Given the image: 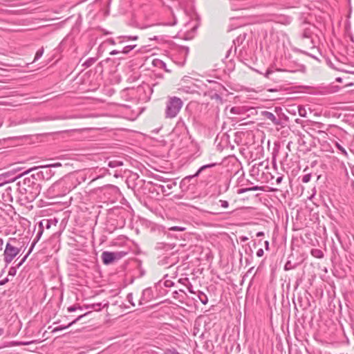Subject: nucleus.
<instances>
[{"label":"nucleus","instance_id":"obj_1","mask_svg":"<svg viewBox=\"0 0 354 354\" xmlns=\"http://www.w3.org/2000/svg\"><path fill=\"white\" fill-rule=\"evenodd\" d=\"M19 249L14 247L10 243H8L4 252V259L7 263H10L12 259L19 254Z\"/></svg>","mask_w":354,"mask_h":354},{"label":"nucleus","instance_id":"obj_2","mask_svg":"<svg viewBox=\"0 0 354 354\" xmlns=\"http://www.w3.org/2000/svg\"><path fill=\"white\" fill-rule=\"evenodd\" d=\"M337 82L343 84V88H347L354 86V76L351 74H344L342 76L336 79Z\"/></svg>","mask_w":354,"mask_h":354},{"label":"nucleus","instance_id":"obj_3","mask_svg":"<svg viewBox=\"0 0 354 354\" xmlns=\"http://www.w3.org/2000/svg\"><path fill=\"white\" fill-rule=\"evenodd\" d=\"M120 257V256L118 254L111 252H104L101 255L102 260L106 265L113 263Z\"/></svg>","mask_w":354,"mask_h":354},{"label":"nucleus","instance_id":"obj_4","mask_svg":"<svg viewBox=\"0 0 354 354\" xmlns=\"http://www.w3.org/2000/svg\"><path fill=\"white\" fill-rule=\"evenodd\" d=\"M262 114L264 115L265 118H266L267 119L270 120V121H272L273 123H277L276 120V117L275 115L270 113V112H268V111H264L262 113Z\"/></svg>","mask_w":354,"mask_h":354},{"label":"nucleus","instance_id":"obj_5","mask_svg":"<svg viewBox=\"0 0 354 354\" xmlns=\"http://www.w3.org/2000/svg\"><path fill=\"white\" fill-rule=\"evenodd\" d=\"M311 254L313 256L317 257V258H321L323 257V253L321 250H313L311 251Z\"/></svg>","mask_w":354,"mask_h":354},{"label":"nucleus","instance_id":"obj_6","mask_svg":"<svg viewBox=\"0 0 354 354\" xmlns=\"http://www.w3.org/2000/svg\"><path fill=\"white\" fill-rule=\"evenodd\" d=\"M62 167L61 162H55L53 164L46 165H41L38 167V168H46V167Z\"/></svg>","mask_w":354,"mask_h":354},{"label":"nucleus","instance_id":"obj_7","mask_svg":"<svg viewBox=\"0 0 354 354\" xmlns=\"http://www.w3.org/2000/svg\"><path fill=\"white\" fill-rule=\"evenodd\" d=\"M169 230L171 231L183 232L185 230V228L183 227L173 226V227H171Z\"/></svg>","mask_w":354,"mask_h":354},{"label":"nucleus","instance_id":"obj_8","mask_svg":"<svg viewBox=\"0 0 354 354\" xmlns=\"http://www.w3.org/2000/svg\"><path fill=\"white\" fill-rule=\"evenodd\" d=\"M43 53H44L43 49H40V50H37L35 54V60L40 58L43 55Z\"/></svg>","mask_w":354,"mask_h":354},{"label":"nucleus","instance_id":"obj_9","mask_svg":"<svg viewBox=\"0 0 354 354\" xmlns=\"http://www.w3.org/2000/svg\"><path fill=\"white\" fill-rule=\"evenodd\" d=\"M80 318H81V316H80V317H79L76 320H75V321H73V322H71V323H70V324L66 326V328H68V326H71L72 324H74L77 320H79ZM63 328H66V327H64V328H59V327H57V328H55L54 329V331L60 330H62V329H63Z\"/></svg>","mask_w":354,"mask_h":354},{"label":"nucleus","instance_id":"obj_10","mask_svg":"<svg viewBox=\"0 0 354 354\" xmlns=\"http://www.w3.org/2000/svg\"><path fill=\"white\" fill-rule=\"evenodd\" d=\"M136 47V45L134 46H126L124 50H122V53H127L128 52H129L131 50H132L133 48H134Z\"/></svg>","mask_w":354,"mask_h":354},{"label":"nucleus","instance_id":"obj_11","mask_svg":"<svg viewBox=\"0 0 354 354\" xmlns=\"http://www.w3.org/2000/svg\"><path fill=\"white\" fill-rule=\"evenodd\" d=\"M257 255L259 257H262L263 255V249H259L257 252Z\"/></svg>","mask_w":354,"mask_h":354},{"label":"nucleus","instance_id":"obj_12","mask_svg":"<svg viewBox=\"0 0 354 354\" xmlns=\"http://www.w3.org/2000/svg\"><path fill=\"white\" fill-rule=\"evenodd\" d=\"M264 235V233L263 232H259L257 234V236H263Z\"/></svg>","mask_w":354,"mask_h":354},{"label":"nucleus","instance_id":"obj_13","mask_svg":"<svg viewBox=\"0 0 354 354\" xmlns=\"http://www.w3.org/2000/svg\"><path fill=\"white\" fill-rule=\"evenodd\" d=\"M31 342H22V343H19L18 344H21V345H28L30 344Z\"/></svg>","mask_w":354,"mask_h":354},{"label":"nucleus","instance_id":"obj_14","mask_svg":"<svg viewBox=\"0 0 354 354\" xmlns=\"http://www.w3.org/2000/svg\"><path fill=\"white\" fill-rule=\"evenodd\" d=\"M75 310V308L74 307H69L68 308V311H74Z\"/></svg>","mask_w":354,"mask_h":354},{"label":"nucleus","instance_id":"obj_15","mask_svg":"<svg viewBox=\"0 0 354 354\" xmlns=\"http://www.w3.org/2000/svg\"><path fill=\"white\" fill-rule=\"evenodd\" d=\"M26 258V257H25L22 259L21 262H20V263H19L18 266H21V264L25 261Z\"/></svg>","mask_w":354,"mask_h":354},{"label":"nucleus","instance_id":"obj_16","mask_svg":"<svg viewBox=\"0 0 354 354\" xmlns=\"http://www.w3.org/2000/svg\"><path fill=\"white\" fill-rule=\"evenodd\" d=\"M211 166H212V165H205V166L202 167L200 169V171H201V170L204 169H205V168H206V167H211Z\"/></svg>","mask_w":354,"mask_h":354},{"label":"nucleus","instance_id":"obj_17","mask_svg":"<svg viewBox=\"0 0 354 354\" xmlns=\"http://www.w3.org/2000/svg\"><path fill=\"white\" fill-rule=\"evenodd\" d=\"M265 244H266V250H268V245H269V243H268V241H266L265 242Z\"/></svg>","mask_w":354,"mask_h":354},{"label":"nucleus","instance_id":"obj_18","mask_svg":"<svg viewBox=\"0 0 354 354\" xmlns=\"http://www.w3.org/2000/svg\"><path fill=\"white\" fill-rule=\"evenodd\" d=\"M165 354H176L175 353L167 352Z\"/></svg>","mask_w":354,"mask_h":354},{"label":"nucleus","instance_id":"obj_19","mask_svg":"<svg viewBox=\"0 0 354 354\" xmlns=\"http://www.w3.org/2000/svg\"><path fill=\"white\" fill-rule=\"evenodd\" d=\"M280 180H281V178H279L277 179V182L279 183V182H280Z\"/></svg>","mask_w":354,"mask_h":354},{"label":"nucleus","instance_id":"obj_20","mask_svg":"<svg viewBox=\"0 0 354 354\" xmlns=\"http://www.w3.org/2000/svg\"><path fill=\"white\" fill-rule=\"evenodd\" d=\"M339 148L340 149V150H342V151L345 152V151L342 149V148H340V147H339Z\"/></svg>","mask_w":354,"mask_h":354},{"label":"nucleus","instance_id":"obj_21","mask_svg":"<svg viewBox=\"0 0 354 354\" xmlns=\"http://www.w3.org/2000/svg\"><path fill=\"white\" fill-rule=\"evenodd\" d=\"M304 181H305V182H307V178H305Z\"/></svg>","mask_w":354,"mask_h":354},{"label":"nucleus","instance_id":"obj_22","mask_svg":"<svg viewBox=\"0 0 354 354\" xmlns=\"http://www.w3.org/2000/svg\"><path fill=\"white\" fill-rule=\"evenodd\" d=\"M304 181H305V182H307V178H305Z\"/></svg>","mask_w":354,"mask_h":354}]
</instances>
